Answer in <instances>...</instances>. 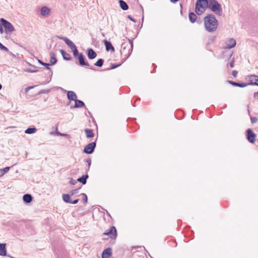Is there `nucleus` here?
Instances as JSON below:
<instances>
[{
  "label": "nucleus",
  "instance_id": "obj_1",
  "mask_svg": "<svg viewBox=\"0 0 258 258\" xmlns=\"http://www.w3.org/2000/svg\"><path fill=\"white\" fill-rule=\"evenodd\" d=\"M204 26L208 32H215L218 25V20L213 14H209L204 18Z\"/></svg>",
  "mask_w": 258,
  "mask_h": 258
},
{
  "label": "nucleus",
  "instance_id": "obj_2",
  "mask_svg": "<svg viewBox=\"0 0 258 258\" xmlns=\"http://www.w3.org/2000/svg\"><path fill=\"white\" fill-rule=\"evenodd\" d=\"M133 48V42L130 39L121 44L120 53L125 56L124 60L131 54Z\"/></svg>",
  "mask_w": 258,
  "mask_h": 258
},
{
  "label": "nucleus",
  "instance_id": "obj_3",
  "mask_svg": "<svg viewBox=\"0 0 258 258\" xmlns=\"http://www.w3.org/2000/svg\"><path fill=\"white\" fill-rule=\"evenodd\" d=\"M209 0H197L196 3L195 12L198 15L203 13L208 8Z\"/></svg>",
  "mask_w": 258,
  "mask_h": 258
},
{
  "label": "nucleus",
  "instance_id": "obj_4",
  "mask_svg": "<svg viewBox=\"0 0 258 258\" xmlns=\"http://www.w3.org/2000/svg\"><path fill=\"white\" fill-rule=\"evenodd\" d=\"M208 8L217 15L221 16L222 14V7L216 0H209Z\"/></svg>",
  "mask_w": 258,
  "mask_h": 258
},
{
  "label": "nucleus",
  "instance_id": "obj_5",
  "mask_svg": "<svg viewBox=\"0 0 258 258\" xmlns=\"http://www.w3.org/2000/svg\"><path fill=\"white\" fill-rule=\"evenodd\" d=\"M3 27H4L5 33L6 34L12 33L15 31L14 27L12 24L4 18L0 19Z\"/></svg>",
  "mask_w": 258,
  "mask_h": 258
},
{
  "label": "nucleus",
  "instance_id": "obj_6",
  "mask_svg": "<svg viewBox=\"0 0 258 258\" xmlns=\"http://www.w3.org/2000/svg\"><path fill=\"white\" fill-rule=\"evenodd\" d=\"M246 138L250 143H254L255 141L256 134L251 128H248L246 131Z\"/></svg>",
  "mask_w": 258,
  "mask_h": 258
},
{
  "label": "nucleus",
  "instance_id": "obj_7",
  "mask_svg": "<svg viewBox=\"0 0 258 258\" xmlns=\"http://www.w3.org/2000/svg\"><path fill=\"white\" fill-rule=\"evenodd\" d=\"M96 146V142H92L88 144L85 147L84 149V152L88 154H92L94 151Z\"/></svg>",
  "mask_w": 258,
  "mask_h": 258
},
{
  "label": "nucleus",
  "instance_id": "obj_8",
  "mask_svg": "<svg viewBox=\"0 0 258 258\" xmlns=\"http://www.w3.org/2000/svg\"><path fill=\"white\" fill-rule=\"evenodd\" d=\"M103 235L109 236L111 239L114 240L117 236V231L115 227L113 226H111L109 231L105 232Z\"/></svg>",
  "mask_w": 258,
  "mask_h": 258
},
{
  "label": "nucleus",
  "instance_id": "obj_9",
  "mask_svg": "<svg viewBox=\"0 0 258 258\" xmlns=\"http://www.w3.org/2000/svg\"><path fill=\"white\" fill-rule=\"evenodd\" d=\"M76 58L78 59L79 64L81 66H82V67H84V66L89 67V63L87 61H86V58L82 53H80V54L78 56H77V57H76Z\"/></svg>",
  "mask_w": 258,
  "mask_h": 258
},
{
  "label": "nucleus",
  "instance_id": "obj_10",
  "mask_svg": "<svg viewBox=\"0 0 258 258\" xmlns=\"http://www.w3.org/2000/svg\"><path fill=\"white\" fill-rule=\"evenodd\" d=\"M249 82L247 83L248 85H253L258 86V76L251 75L248 76Z\"/></svg>",
  "mask_w": 258,
  "mask_h": 258
},
{
  "label": "nucleus",
  "instance_id": "obj_11",
  "mask_svg": "<svg viewBox=\"0 0 258 258\" xmlns=\"http://www.w3.org/2000/svg\"><path fill=\"white\" fill-rule=\"evenodd\" d=\"M236 41L233 38L228 39L225 42V48L231 49L236 45Z\"/></svg>",
  "mask_w": 258,
  "mask_h": 258
},
{
  "label": "nucleus",
  "instance_id": "obj_12",
  "mask_svg": "<svg viewBox=\"0 0 258 258\" xmlns=\"http://www.w3.org/2000/svg\"><path fill=\"white\" fill-rule=\"evenodd\" d=\"M86 52H87V56H88V58L90 59H93L96 58L97 56L96 52L92 48H88Z\"/></svg>",
  "mask_w": 258,
  "mask_h": 258
},
{
  "label": "nucleus",
  "instance_id": "obj_13",
  "mask_svg": "<svg viewBox=\"0 0 258 258\" xmlns=\"http://www.w3.org/2000/svg\"><path fill=\"white\" fill-rule=\"evenodd\" d=\"M112 255V249L111 248L108 247L105 249L102 253V258H110Z\"/></svg>",
  "mask_w": 258,
  "mask_h": 258
},
{
  "label": "nucleus",
  "instance_id": "obj_14",
  "mask_svg": "<svg viewBox=\"0 0 258 258\" xmlns=\"http://www.w3.org/2000/svg\"><path fill=\"white\" fill-rule=\"evenodd\" d=\"M228 83L233 86L239 87L241 88H243L248 86L247 83L236 82L232 81H228Z\"/></svg>",
  "mask_w": 258,
  "mask_h": 258
},
{
  "label": "nucleus",
  "instance_id": "obj_15",
  "mask_svg": "<svg viewBox=\"0 0 258 258\" xmlns=\"http://www.w3.org/2000/svg\"><path fill=\"white\" fill-rule=\"evenodd\" d=\"M103 42L107 51H111L112 52L114 51V47L112 46L111 43L110 41H108L107 40H104Z\"/></svg>",
  "mask_w": 258,
  "mask_h": 258
},
{
  "label": "nucleus",
  "instance_id": "obj_16",
  "mask_svg": "<svg viewBox=\"0 0 258 258\" xmlns=\"http://www.w3.org/2000/svg\"><path fill=\"white\" fill-rule=\"evenodd\" d=\"M67 97L68 99L70 101H75L77 98V95L74 91H69L68 92Z\"/></svg>",
  "mask_w": 258,
  "mask_h": 258
},
{
  "label": "nucleus",
  "instance_id": "obj_17",
  "mask_svg": "<svg viewBox=\"0 0 258 258\" xmlns=\"http://www.w3.org/2000/svg\"><path fill=\"white\" fill-rule=\"evenodd\" d=\"M59 52L62 55L63 59L66 60H71L72 59V57L71 55L69 53L66 52L64 50L60 49Z\"/></svg>",
  "mask_w": 258,
  "mask_h": 258
},
{
  "label": "nucleus",
  "instance_id": "obj_18",
  "mask_svg": "<svg viewBox=\"0 0 258 258\" xmlns=\"http://www.w3.org/2000/svg\"><path fill=\"white\" fill-rule=\"evenodd\" d=\"M7 254L6 244L0 243V255L5 256Z\"/></svg>",
  "mask_w": 258,
  "mask_h": 258
},
{
  "label": "nucleus",
  "instance_id": "obj_19",
  "mask_svg": "<svg viewBox=\"0 0 258 258\" xmlns=\"http://www.w3.org/2000/svg\"><path fill=\"white\" fill-rule=\"evenodd\" d=\"M32 197L30 194H25L23 197V202L26 204L30 203L32 200Z\"/></svg>",
  "mask_w": 258,
  "mask_h": 258
},
{
  "label": "nucleus",
  "instance_id": "obj_20",
  "mask_svg": "<svg viewBox=\"0 0 258 258\" xmlns=\"http://www.w3.org/2000/svg\"><path fill=\"white\" fill-rule=\"evenodd\" d=\"M89 176L87 174L82 175L81 177L77 179L78 182L82 183L83 184H85L87 183V179L88 178Z\"/></svg>",
  "mask_w": 258,
  "mask_h": 258
},
{
  "label": "nucleus",
  "instance_id": "obj_21",
  "mask_svg": "<svg viewBox=\"0 0 258 258\" xmlns=\"http://www.w3.org/2000/svg\"><path fill=\"white\" fill-rule=\"evenodd\" d=\"M50 56V62L51 65H54L57 62V59L54 52L51 51L49 53Z\"/></svg>",
  "mask_w": 258,
  "mask_h": 258
},
{
  "label": "nucleus",
  "instance_id": "obj_22",
  "mask_svg": "<svg viewBox=\"0 0 258 258\" xmlns=\"http://www.w3.org/2000/svg\"><path fill=\"white\" fill-rule=\"evenodd\" d=\"M84 132L87 138H93L94 136V134L92 129L86 128L84 130Z\"/></svg>",
  "mask_w": 258,
  "mask_h": 258
},
{
  "label": "nucleus",
  "instance_id": "obj_23",
  "mask_svg": "<svg viewBox=\"0 0 258 258\" xmlns=\"http://www.w3.org/2000/svg\"><path fill=\"white\" fill-rule=\"evenodd\" d=\"M119 6L121 9H122L124 11H126V10H128V6L125 2H124L123 0H119Z\"/></svg>",
  "mask_w": 258,
  "mask_h": 258
},
{
  "label": "nucleus",
  "instance_id": "obj_24",
  "mask_svg": "<svg viewBox=\"0 0 258 258\" xmlns=\"http://www.w3.org/2000/svg\"><path fill=\"white\" fill-rule=\"evenodd\" d=\"M50 12V9L47 7H43L41 9V14L43 16H45L49 14Z\"/></svg>",
  "mask_w": 258,
  "mask_h": 258
},
{
  "label": "nucleus",
  "instance_id": "obj_25",
  "mask_svg": "<svg viewBox=\"0 0 258 258\" xmlns=\"http://www.w3.org/2000/svg\"><path fill=\"white\" fill-rule=\"evenodd\" d=\"M75 102V108H82L85 106V103L81 100L76 99Z\"/></svg>",
  "mask_w": 258,
  "mask_h": 258
},
{
  "label": "nucleus",
  "instance_id": "obj_26",
  "mask_svg": "<svg viewBox=\"0 0 258 258\" xmlns=\"http://www.w3.org/2000/svg\"><path fill=\"white\" fill-rule=\"evenodd\" d=\"M188 18L189 21L192 23H194L196 22L197 16V15L193 12H190L189 13Z\"/></svg>",
  "mask_w": 258,
  "mask_h": 258
},
{
  "label": "nucleus",
  "instance_id": "obj_27",
  "mask_svg": "<svg viewBox=\"0 0 258 258\" xmlns=\"http://www.w3.org/2000/svg\"><path fill=\"white\" fill-rule=\"evenodd\" d=\"M64 42L67 44V45L71 48V49H73L75 46H76V45L67 37L66 39H65Z\"/></svg>",
  "mask_w": 258,
  "mask_h": 258
},
{
  "label": "nucleus",
  "instance_id": "obj_28",
  "mask_svg": "<svg viewBox=\"0 0 258 258\" xmlns=\"http://www.w3.org/2000/svg\"><path fill=\"white\" fill-rule=\"evenodd\" d=\"M64 42L67 44V45L71 48V49H73L75 46H76V45L67 37L66 39H65Z\"/></svg>",
  "mask_w": 258,
  "mask_h": 258
},
{
  "label": "nucleus",
  "instance_id": "obj_29",
  "mask_svg": "<svg viewBox=\"0 0 258 258\" xmlns=\"http://www.w3.org/2000/svg\"><path fill=\"white\" fill-rule=\"evenodd\" d=\"M37 131L36 127H28L25 130V133L27 134H32L35 133Z\"/></svg>",
  "mask_w": 258,
  "mask_h": 258
},
{
  "label": "nucleus",
  "instance_id": "obj_30",
  "mask_svg": "<svg viewBox=\"0 0 258 258\" xmlns=\"http://www.w3.org/2000/svg\"><path fill=\"white\" fill-rule=\"evenodd\" d=\"M70 196L71 195L70 194H63L62 195L63 201L67 203H70L71 201L70 200Z\"/></svg>",
  "mask_w": 258,
  "mask_h": 258
},
{
  "label": "nucleus",
  "instance_id": "obj_31",
  "mask_svg": "<svg viewBox=\"0 0 258 258\" xmlns=\"http://www.w3.org/2000/svg\"><path fill=\"white\" fill-rule=\"evenodd\" d=\"M104 60L102 58H99L98 60L94 63V65L96 67H102Z\"/></svg>",
  "mask_w": 258,
  "mask_h": 258
},
{
  "label": "nucleus",
  "instance_id": "obj_32",
  "mask_svg": "<svg viewBox=\"0 0 258 258\" xmlns=\"http://www.w3.org/2000/svg\"><path fill=\"white\" fill-rule=\"evenodd\" d=\"M71 50L73 53V55L75 57H77V56H78L80 54V53H79V52L78 50L77 46H75L74 48H73Z\"/></svg>",
  "mask_w": 258,
  "mask_h": 258
},
{
  "label": "nucleus",
  "instance_id": "obj_33",
  "mask_svg": "<svg viewBox=\"0 0 258 258\" xmlns=\"http://www.w3.org/2000/svg\"><path fill=\"white\" fill-rule=\"evenodd\" d=\"M121 65V63L120 64H115V63H111V68L109 69H107V70H110L112 69H114L117 68V67H119Z\"/></svg>",
  "mask_w": 258,
  "mask_h": 258
},
{
  "label": "nucleus",
  "instance_id": "obj_34",
  "mask_svg": "<svg viewBox=\"0 0 258 258\" xmlns=\"http://www.w3.org/2000/svg\"><path fill=\"white\" fill-rule=\"evenodd\" d=\"M0 49H1V50H4V51H6V52H8V51H9V49H8L7 47L5 46H4L2 43H1V42H0Z\"/></svg>",
  "mask_w": 258,
  "mask_h": 258
},
{
  "label": "nucleus",
  "instance_id": "obj_35",
  "mask_svg": "<svg viewBox=\"0 0 258 258\" xmlns=\"http://www.w3.org/2000/svg\"><path fill=\"white\" fill-rule=\"evenodd\" d=\"M81 188V187L76 188L75 189H73L70 191V195L73 196L76 194H77L78 192L79 189Z\"/></svg>",
  "mask_w": 258,
  "mask_h": 258
},
{
  "label": "nucleus",
  "instance_id": "obj_36",
  "mask_svg": "<svg viewBox=\"0 0 258 258\" xmlns=\"http://www.w3.org/2000/svg\"><path fill=\"white\" fill-rule=\"evenodd\" d=\"M10 168V167H5L4 168L2 169L1 170V171L3 172V173H2V175L8 172L9 171Z\"/></svg>",
  "mask_w": 258,
  "mask_h": 258
},
{
  "label": "nucleus",
  "instance_id": "obj_37",
  "mask_svg": "<svg viewBox=\"0 0 258 258\" xmlns=\"http://www.w3.org/2000/svg\"><path fill=\"white\" fill-rule=\"evenodd\" d=\"M250 119L252 124L256 123L258 120L257 118L256 117H251Z\"/></svg>",
  "mask_w": 258,
  "mask_h": 258
},
{
  "label": "nucleus",
  "instance_id": "obj_38",
  "mask_svg": "<svg viewBox=\"0 0 258 258\" xmlns=\"http://www.w3.org/2000/svg\"><path fill=\"white\" fill-rule=\"evenodd\" d=\"M78 182V181H77V180H75L73 178H71L70 180V183L72 185H75L77 183V182Z\"/></svg>",
  "mask_w": 258,
  "mask_h": 258
},
{
  "label": "nucleus",
  "instance_id": "obj_39",
  "mask_svg": "<svg viewBox=\"0 0 258 258\" xmlns=\"http://www.w3.org/2000/svg\"><path fill=\"white\" fill-rule=\"evenodd\" d=\"M85 162L88 163V170H89L90 168V167L91 166V159L90 158H88L85 160Z\"/></svg>",
  "mask_w": 258,
  "mask_h": 258
},
{
  "label": "nucleus",
  "instance_id": "obj_40",
  "mask_svg": "<svg viewBox=\"0 0 258 258\" xmlns=\"http://www.w3.org/2000/svg\"><path fill=\"white\" fill-rule=\"evenodd\" d=\"M82 195L83 196V200L85 203H86L88 201V198L87 195L85 194H82Z\"/></svg>",
  "mask_w": 258,
  "mask_h": 258
},
{
  "label": "nucleus",
  "instance_id": "obj_41",
  "mask_svg": "<svg viewBox=\"0 0 258 258\" xmlns=\"http://www.w3.org/2000/svg\"><path fill=\"white\" fill-rule=\"evenodd\" d=\"M43 66L45 67H46V69H47V70H50L51 69L50 68V64L49 63H45V62H44L43 63Z\"/></svg>",
  "mask_w": 258,
  "mask_h": 258
},
{
  "label": "nucleus",
  "instance_id": "obj_42",
  "mask_svg": "<svg viewBox=\"0 0 258 258\" xmlns=\"http://www.w3.org/2000/svg\"><path fill=\"white\" fill-rule=\"evenodd\" d=\"M234 58H232V59L230 62L229 65L231 68H233L234 67Z\"/></svg>",
  "mask_w": 258,
  "mask_h": 258
},
{
  "label": "nucleus",
  "instance_id": "obj_43",
  "mask_svg": "<svg viewBox=\"0 0 258 258\" xmlns=\"http://www.w3.org/2000/svg\"><path fill=\"white\" fill-rule=\"evenodd\" d=\"M50 92V90H42L40 93L41 94H46V93H48Z\"/></svg>",
  "mask_w": 258,
  "mask_h": 258
},
{
  "label": "nucleus",
  "instance_id": "obj_44",
  "mask_svg": "<svg viewBox=\"0 0 258 258\" xmlns=\"http://www.w3.org/2000/svg\"><path fill=\"white\" fill-rule=\"evenodd\" d=\"M127 18L134 23H136L137 22V21L135 19H134L131 15H128Z\"/></svg>",
  "mask_w": 258,
  "mask_h": 258
},
{
  "label": "nucleus",
  "instance_id": "obj_45",
  "mask_svg": "<svg viewBox=\"0 0 258 258\" xmlns=\"http://www.w3.org/2000/svg\"><path fill=\"white\" fill-rule=\"evenodd\" d=\"M78 202H79V199H76L74 201H71V202L70 203V204H76L78 203Z\"/></svg>",
  "mask_w": 258,
  "mask_h": 258
},
{
  "label": "nucleus",
  "instance_id": "obj_46",
  "mask_svg": "<svg viewBox=\"0 0 258 258\" xmlns=\"http://www.w3.org/2000/svg\"><path fill=\"white\" fill-rule=\"evenodd\" d=\"M232 75L234 77H236L237 75V72L236 71H233L232 72Z\"/></svg>",
  "mask_w": 258,
  "mask_h": 258
},
{
  "label": "nucleus",
  "instance_id": "obj_47",
  "mask_svg": "<svg viewBox=\"0 0 258 258\" xmlns=\"http://www.w3.org/2000/svg\"><path fill=\"white\" fill-rule=\"evenodd\" d=\"M57 37L59 39H61V40H62L64 41V40L65 39L67 38L66 37H63V36H57Z\"/></svg>",
  "mask_w": 258,
  "mask_h": 258
},
{
  "label": "nucleus",
  "instance_id": "obj_48",
  "mask_svg": "<svg viewBox=\"0 0 258 258\" xmlns=\"http://www.w3.org/2000/svg\"><path fill=\"white\" fill-rule=\"evenodd\" d=\"M4 32V30L3 28V26L1 24H0V33L2 34Z\"/></svg>",
  "mask_w": 258,
  "mask_h": 258
},
{
  "label": "nucleus",
  "instance_id": "obj_49",
  "mask_svg": "<svg viewBox=\"0 0 258 258\" xmlns=\"http://www.w3.org/2000/svg\"><path fill=\"white\" fill-rule=\"evenodd\" d=\"M254 97L255 99H258V91L254 93Z\"/></svg>",
  "mask_w": 258,
  "mask_h": 258
},
{
  "label": "nucleus",
  "instance_id": "obj_50",
  "mask_svg": "<svg viewBox=\"0 0 258 258\" xmlns=\"http://www.w3.org/2000/svg\"><path fill=\"white\" fill-rule=\"evenodd\" d=\"M57 134H58V135H59L60 136H68L67 134H61V133H60L59 132H57Z\"/></svg>",
  "mask_w": 258,
  "mask_h": 258
},
{
  "label": "nucleus",
  "instance_id": "obj_51",
  "mask_svg": "<svg viewBox=\"0 0 258 258\" xmlns=\"http://www.w3.org/2000/svg\"><path fill=\"white\" fill-rule=\"evenodd\" d=\"M179 0H170V1L173 3V4H175L176 3H177L178 1H179Z\"/></svg>",
  "mask_w": 258,
  "mask_h": 258
},
{
  "label": "nucleus",
  "instance_id": "obj_52",
  "mask_svg": "<svg viewBox=\"0 0 258 258\" xmlns=\"http://www.w3.org/2000/svg\"><path fill=\"white\" fill-rule=\"evenodd\" d=\"M38 62L41 64V65H43V63H44L43 61H42L41 60L38 59Z\"/></svg>",
  "mask_w": 258,
  "mask_h": 258
},
{
  "label": "nucleus",
  "instance_id": "obj_53",
  "mask_svg": "<svg viewBox=\"0 0 258 258\" xmlns=\"http://www.w3.org/2000/svg\"><path fill=\"white\" fill-rule=\"evenodd\" d=\"M27 72H29V73H35V72H36V71H33L32 70H28V71H27Z\"/></svg>",
  "mask_w": 258,
  "mask_h": 258
},
{
  "label": "nucleus",
  "instance_id": "obj_54",
  "mask_svg": "<svg viewBox=\"0 0 258 258\" xmlns=\"http://www.w3.org/2000/svg\"><path fill=\"white\" fill-rule=\"evenodd\" d=\"M29 90H30V89L28 88V87H27V88L25 89V92H26V93H27Z\"/></svg>",
  "mask_w": 258,
  "mask_h": 258
},
{
  "label": "nucleus",
  "instance_id": "obj_55",
  "mask_svg": "<svg viewBox=\"0 0 258 258\" xmlns=\"http://www.w3.org/2000/svg\"><path fill=\"white\" fill-rule=\"evenodd\" d=\"M28 87V88H29V89H32V88H34V87H33V86Z\"/></svg>",
  "mask_w": 258,
  "mask_h": 258
},
{
  "label": "nucleus",
  "instance_id": "obj_56",
  "mask_svg": "<svg viewBox=\"0 0 258 258\" xmlns=\"http://www.w3.org/2000/svg\"><path fill=\"white\" fill-rule=\"evenodd\" d=\"M2 85L0 84V90L2 89Z\"/></svg>",
  "mask_w": 258,
  "mask_h": 258
},
{
  "label": "nucleus",
  "instance_id": "obj_57",
  "mask_svg": "<svg viewBox=\"0 0 258 258\" xmlns=\"http://www.w3.org/2000/svg\"><path fill=\"white\" fill-rule=\"evenodd\" d=\"M102 35L103 36H105V35H104V33H102Z\"/></svg>",
  "mask_w": 258,
  "mask_h": 258
},
{
  "label": "nucleus",
  "instance_id": "obj_58",
  "mask_svg": "<svg viewBox=\"0 0 258 258\" xmlns=\"http://www.w3.org/2000/svg\"><path fill=\"white\" fill-rule=\"evenodd\" d=\"M90 69L94 70L92 68H90Z\"/></svg>",
  "mask_w": 258,
  "mask_h": 258
},
{
  "label": "nucleus",
  "instance_id": "obj_59",
  "mask_svg": "<svg viewBox=\"0 0 258 258\" xmlns=\"http://www.w3.org/2000/svg\"><path fill=\"white\" fill-rule=\"evenodd\" d=\"M36 71V72H37V71H37V70H34V71Z\"/></svg>",
  "mask_w": 258,
  "mask_h": 258
}]
</instances>
